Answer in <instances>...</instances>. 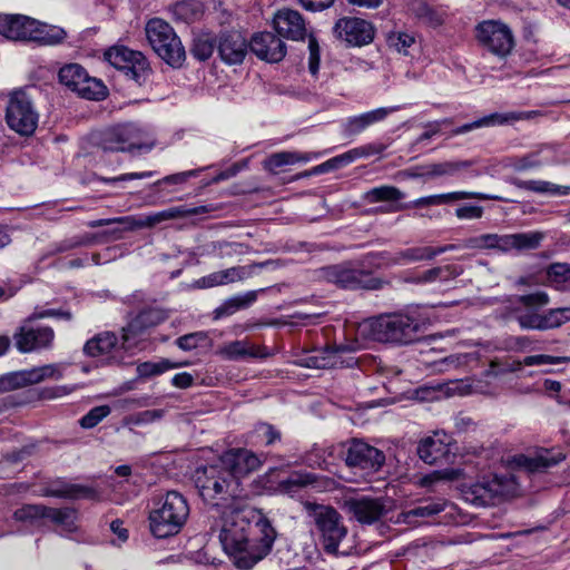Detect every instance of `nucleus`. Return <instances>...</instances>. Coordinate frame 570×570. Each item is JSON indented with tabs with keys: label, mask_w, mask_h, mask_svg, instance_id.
Here are the masks:
<instances>
[{
	"label": "nucleus",
	"mask_w": 570,
	"mask_h": 570,
	"mask_svg": "<svg viewBox=\"0 0 570 570\" xmlns=\"http://www.w3.org/2000/svg\"><path fill=\"white\" fill-rule=\"evenodd\" d=\"M30 36L27 41L37 42L41 46H57L65 41L67 32L58 26L47 24L33 19L30 27Z\"/></svg>",
	"instance_id": "2f4dec72"
},
{
	"label": "nucleus",
	"mask_w": 570,
	"mask_h": 570,
	"mask_svg": "<svg viewBox=\"0 0 570 570\" xmlns=\"http://www.w3.org/2000/svg\"><path fill=\"white\" fill-rule=\"evenodd\" d=\"M541 111L539 110H529V111H510L505 114H497L498 125H504L508 122L519 121V120H530L541 116Z\"/></svg>",
	"instance_id": "69168bd1"
},
{
	"label": "nucleus",
	"mask_w": 570,
	"mask_h": 570,
	"mask_svg": "<svg viewBox=\"0 0 570 570\" xmlns=\"http://www.w3.org/2000/svg\"><path fill=\"white\" fill-rule=\"evenodd\" d=\"M513 184L520 189L533 191L537 194H550L559 196H567L570 194V186H561L546 180L515 179Z\"/></svg>",
	"instance_id": "4c0bfd02"
},
{
	"label": "nucleus",
	"mask_w": 570,
	"mask_h": 570,
	"mask_svg": "<svg viewBox=\"0 0 570 570\" xmlns=\"http://www.w3.org/2000/svg\"><path fill=\"white\" fill-rule=\"evenodd\" d=\"M463 273V268L458 265L438 266L424 271L413 279L415 284L434 283L436 281L448 282L454 279Z\"/></svg>",
	"instance_id": "c9c22d12"
},
{
	"label": "nucleus",
	"mask_w": 570,
	"mask_h": 570,
	"mask_svg": "<svg viewBox=\"0 0 570 570\" xmlns=\"http://www.w3.org/2000/svg\"><path fill=\"white\" fill-rule=\"evenodd\" d=\"M109 414L110 407L108 405L95 406L80 419L79 424L83 429H92Z\"/></svg>",
	"instance_id": "bf43d9fd"
},
{
	"label": "nucleus",
	"mask_w": 570,
	"mask_h": 570,
	"mask_svg": "<svg viewBox=\"0 0 570 570\" xmlns=\"http://www.w3.org/2000/svg\"><path fill=\"white\" fill-rule=\"evenodd\" d=\"M362 198L367 204L399 202L404 198V193L395 186L382 185L367 190Z\"/></svg>",
	"instance_id": "a18cd8bd"
},
{
	"label": "nucleus",
	"mask_w": 570,
	"mask_h": 570,
	"mask_svg": "<svg viewBox=\"0 0 570 570\" xmlns=\"http://www.w3.org/2000/svg\"><path fill=\"white\" fill-rule=\"evenodd\" d=\"M249 45L236 30L224 31L217 39V52L226 65H240L247 56Z\"/></svg>",
	"instance_id": "aec40b11"
},
{
	"label": "nucleus",
	"mask_w": 570,
	"mask_h": 570,
	"mask_svg": "<svg viewBox=\"0 0 570 570\" xmlns=\"http://www.w3.org/2000/svg\"><path fill=\"white\" fill-rule=\"evenodd\" d=\"M33 19L23 14H0V35L12 41H27Z\"/></svg>",
	"instance_id": "c756f323"
},
{
	"label": "nucleus",
	"mask_w": 570,
	"mask_h": 570,
	"mask_svg": "<svg viewBox=\"0 0 570 570\" xmlns=\"http://www.w3.org/2000/svg\"><path fill=\"white\" fill-rule=\"evenodd\" d=\"M29 323L26 320L13 334L17 350L20 353H31L50 348L55 340L53 330L49 326L32 327Z\"/></svg>",
	"instance_id": "a211bd4d"
},
{
	"label": "nucleus",
	"mask_w": 570,
	"mask_h": 570,
	"mask_svg": "<svg viewBox=\"0 0 570 570\" xmlns=\"http://www.w3.org/2000/svg\"><path fill=\"white\" fill-rule=\"evenodd\" d=\"M353 351L350 345L326 346L306 356L302 365L311 368L353 367L356 364V358L351 355Z\"/></svg>",
	"instance_id": "f3484780"
},
{
	"label": "nucleus",
	"mask_w": 570,
	"mask_h": 570,
	"mask_svg": "<svg viewBox=\"0 0 570 570\" xmlns=\"http://www.w3.org/2000/svg\"><path fill=\"white\" fill-rule=\"evenodd\" d=\"M46 505L43 504H24L13 512V518L19 522L33 523L39 519H45Z\"/></svg>",
	"instance_id": "864d4df0"
},
{
	"label": "nucleus",
	"mask_w": 570,
	"mask_h": 570,
	"mask_svg": "<svg viewBox=\"0 0 570 570\" xmlns=\"http://www.w3.org/2000/svg\"><path fill=\"white\" fill-rule=\"evenodd\" d=\"M344 448L342 456L346 466L361 476L377 472L385 462V454L381 450L361 440L353 439Z\"/></svg>",
	"instance_id": "f8f14e48"
},
{
	"label": "nucleus",
	"mask_w": 570,
	"mask_h": 570,
	"mask_svg": "<svg viewBox=\"0 0 570 570\" xmlns=\"http://www.w3.org/2000/svg\"><path fill=\"white\" fill-rule=\"evenodd\" d=\"M171 11L176 20L190 23L203 17L205 8L200 0H181L174 4Z\"/></svg>",
	"instance_id": "e433bc0d"
},
{
	"label": "nucleus",
	"mask_w": 570,
	"mask_h": 570,
	"mask_svg": "<svg viewBox=\"0 0 570 570\" xmlns=\"http://www.w3.org/2000/svg\"><path fill=\"white\" fill-rule=\"evenodd\" d=\"M167 318L166 313L159 308L142 309L128 325L122 328V337L125 342H129L130 337H137L145 331L159 325Z\"/></svg>",
	"instance_id": "c85d7f7f"
},
{
	"label": "nucleus",
	"mask_w": 570,
	"mask_h": 570,
	"mask_svg": "<svg viewBox=\"0 0 570 570\" xmlns=\"http://www.w3.org/2000/svg\"><path fill=\"white\" fill-rule=\"evenodd\" d=\"M314 520L315 529L318 534V541L327 554H346L340 551L342 541L347 537V528L344 524L341 513L331 505L306 503Z\"/></svg>",
	"instance_id": "39448f33"
},
{
	"label": "nucleus",
	"mask_w": 570,
	"mask_h": 570,
	"mask_svg": "<svg viewBox=\"0 0 570 570\" xmlns=\"http://www.w3.org/2000/svg\"><path fill=\"white\" fill-rule=\"evenodd\" d=\"M208 335L205 332H194L183 335L176 340V345L183 351H193L199 346L207 345Z\"/></svg>",
	"instance_id": "13d9d810"
},
{
	"label": "nucleus",
	"mask_w": 570,
	"mask_h": 570,
	"mask_svg": "<svg viewBox=\"0 0 570 570\" xmlns=\"http://www.w3.org/2000/svg\"><path fill=\"white\" fill-rule=\"evenodd\" d=\"M384 266L405 265L415 262L426 261L424 247H410L396 252H381L376 254Z\"/></svg>",
	"instance_id": "473e14b6"
},
{
	"label": "nucleus",
	"mask_w": 570,
	"mask_h": 570,
	"mask_svg": "<svg viewBox=\"0 0 570 570\" xmlns=\"http://www.w3.org/2000/svg\"><path fill=\"white\" fill-rule=\"evenodd\" d=\"M273 26L278 36L293 40H304L306 26L303 16L293 9H281L274 14Z\"/></svg>",
	"instance_id": "5701e85b"
},
{
	"label": "nucleus",
	"mask_w": 570,
	"mask_h": 570,
	"mask_svg": "<svg viewBox=\"0 0 570 570\" xmlns=\"http://www.w3.org/2000/svg\"><path fill=\"white\" fill-rule=\"evenodd\" d=\"M548 276L557 283H566L570 279V264L553 263L548 267Z\"/></svg>",
	"instance_id": "338daca9"
},
{
	"label": "nucleus",
	"mask_w": 570,
	"mask_h": 570,
	"mask_svg": "<svg viewBox=\"0 0 570 570\" xmlns=\"http://www.w3.org/2000/svg\"><path fill=\"white\" fill-rule=\"evenodd\" d=\"M307 487L317 492L332 491L336 488V482L334 479L311 472H294L281 482V489L289 494Z\"/></svg>",
	"instance_id": "393cba45"
},
{
	"label": "nucleus",
	"mask_w": 570,
	"mask_h": 570,
	"mask_svg": "<svg viewBox=\"0 0 570 570\" xmlns=\"http://www.w3.org/2000/svg\"><path fill=\"white\" fill-rule=\"evenodd\" d=\"M344 508L360 523L372 524L386 512L382 499L361 497L345 500Z\"/></svg>",
	"instance_id": "4be33fe9"
},
{
	"label": "nucleus",
	"mask_w": 570,
	"mask_h": 570,
	"mask_svg": "<svg viewBox=\"0 0 570 570\" xmlns=\"http://www.w3.org/2000/svg\"><path fill=\"white\" fill-rule=\"evenodd\" d=\"M220 209H222V205H219V204H208V205H200V206H196V207L176 206V207L166 209V212H167L168 219H175V218L187 217V216L210 214V213H214V212H217Z\"/></svg>",
	"instance_id": "3c124183"
},
{
	"label": "nucleus",
	"mask_w": 570,
	"mask_h": 570,
	"mask_svg": "<svg viewBox=\"0 0 570 570\" xmlns=\"http://www.w3.org/2000/svg\"><path fill=\"white\" fill-rule=\"evenodd\" d=\"M105 59L115 68L124 71L125 76L138 85L144 83L150 75V67L142 52L117 45L105 52Z\"/></svg>",
	"instance_id": "ddd939ff"
},
{
	"label": "nucleus",
	"mask_w": 570,
	"mask_h": 570,
	"mask_svg": "<svg viewBox=\"0 0 570 570\" xmlns=\"http://www.w3.org/2000/svg\"><path fill=\"white\" fill-rule=\"evenodd\" d=\"M415 38L405 31H391L386 36V43L399 53L407 55V49L413 46Z\"/></svg>",
	"instance_id": "603ef678"
},
{
	"label": "nucleus",
	"mask_w": 570,
	"mask_h": 570,
	"mask_svg": "<svg viewBox=\"0 0 570 570\" xmlns=\"http://www.w3.org/2000/svg\"><path fill=\"white\" fill-rule=\"evenodd\" d=\"M58 78L61 85L88 100H101L108 95L104 82L89 76L79 63H68L60 68Z\"/></svg>",
	"instance_id": "9b49d317"
},
{
	"label": "nucleus",
	"mask_w": 570,
	"mask_h": 570,
	"mask_svg": "<svg viewBox=\"0 0 570 570\" xmlns=\"http://www.w3.org/2000/svg\"><path fill=\"white\" fill-rule=\"evenodd\" d=\"M281 431L267 422L257 423L250 433L253 445L271 446L281 441Z\"/></svg>",
	"instance_id": "37998d69"
},
{
	"label": "nucleus",
	"mask_w": 570,
	"mask_h": 570,
	"mask_svg": "<svg viewBox=\"0 0 570 570\" xmlns=\"http://www.w3.org/2000/svg\"><path fill=\"white\" fill-rule=\"evenodd\" d=\"M517 321L523 330L544 331L543 314L535 312H525L517 315Z\"/></svg>",
	"instance_id": "680f3d73"
},
{
	"label": "nucleus",
	"mask_w": 570,
	"mask_h": 570,
	"mask_svg": "<svg viewBox=\"0 0 570 570\" xmlns=\"http://www.w3.org/2000/svg\"><path fill=\"white\" fill-rule=\"evenodd\" d=\"M75 518L76 511L70 508H50L46 507V515L45 519H49L51 522L61 525L66 531L75 530Z\"/></svg>",
	"instance_id": "09e8293b"
},
{
	"label": "nucleus",
	"mask_w": 570,
	"mask_h": 570,
	"mask_svg": "<svg viewBox=\"0 0 570 570\" xmlns=\"http://www.w3.org/2000/svg\"><path fill=\"white\" fill-rule=\"evenodd\" d=\"M145 32L153 50L167 65L173 68H180L184 65L186 60L185 48L174 28L167 21L153 18L147 22Z\"/></svg>",
	"instance_id": "0eeeda50"
},
{
	"label": "nucleus",
	"mask_w": 570,
	"mask_h": 570,
	"mask_svg": "<svg viewBox=\"0 0 570 570\" xmlns=\"http://www.w3.org/2000/svg\"><path fill=\"white\" fill-rule=\"evenodd\" d=\"M570 321V307L551 308L543 314L544 331L557 328Z\"/></svg>",
	"instance_id": "5fc2aeb1"
},
{
	"label": "nucleus",
	"mask_w": 570,
	"mask_h": 570,
	"mask_svg": "<svg viewBox=\"0 0 570 570\" xmlns=\"http://www.w3.org/2000/svg\"><path fill=\"white\" fill-rule=\"evenodd\" d=\"M268 264V262L265 263H258L254 264L252 266H234L224 271H219V274L222 276V279L224 282V285L234 283L236 281H242L250 275V269L255 267H264Z\"/></svg>",
	"instance_id": "6e6d98bb"
},
{
	"label": "nucleus",
	"mask_w": 570,
	"mask_h": 570,
	"mask_svg": "<svg viewBox=\"0 0 570 570\" xmlns=\"http://www.w3.org/2000/svg\"><path fill=\"white\" fill-rule=\"evenodd\" d=\"M222 353L229 360H240L245 357L265 358L269 354L263 346L249 345L244 341H234L225 345Z\"/></svg>",
	"instance_id": "72a5a7b5"
},
{
	"label": "nucleus",
	"mask_w": 570,
	"mask_h": 570,
	"mask_svg": "<svg viewBox=\"0 0 570 570\" xmlns=\"http://www.w3.org/2000/svg\"><path fill=\"white\" fill-rule=\"evenodd\" d=\"M509 480L499 475L483 476L481 480L465 487L463 495L474 505H494L509 492Z\"/></svg>",
	"instance_id": "4468645a"
},
{
	"label": "nucleus",
	"mask_w": 570,
	"mask_h": 570,
	"mask_svg": "<svg viewBox=\"0 0 570 570\" xmlns=\"http://www.w3.org/2000/svg\"><path fill=\"white\" fill-rule=\"evenodd\" d=\"M451 438L445 433H434L419 442L417 455L428 464H444L451 456Z\"/></svg>",
	"instance_id": "412c9836"
},
{
	"label": "nucleus",
	"mask_w": 570,
	"mask_h": 570,
	"mask_svg": "<svg viewBox=\"0 0 570 570\" xmlns=\"http://www.w3.org/2000/svg\"><path fill=\"white\" fill-rule=\"evenodd\" d=\"M409 9L416 19L430 27H439L443 23L442 14L425 0H413Z\"/></svg>",
	"instance_id": "a19ab883"
},
{
	"label": "nucleus",
	"mask_w": 570,
	"mask_h": 570,
	"mask_svg": "<svg viewBox=\"0 0 570 570\" xmlns=\"http://www.w3.org/2000/svg\"><path fill=\"white\" fill-rule=\"evenodd\" d=\"M249 48L257 58L267 62H278L286 55V46L281 38L267 31L254 35Z\"/></svg>",
	"instance_id": "b1692460"
},
{
	"label": "nucleus",
	"mask_w": 570,
	"mask_h": 570,
	"mask_svg": "<svg viewBox=\"0 0 570 570\" xmlns=\"http://www.w3.org/2000/svg\"><path fill=\"white\" fill-rule=\"evenodd\" d=\"M564 459L563 455H552L551 453L547 452L544 454H540L532 459L530 468L532 470H541V469H548L551 466L557 465L559 462H561Z\"/></svg>",
	"instance_id": "774afa93"
},
{
	"label": "nucleus",
	"mask_w": 570,
	"mask_h": 570,
	"mask_svg": "<svg viewBox=\"0 0 570 570\" xmlns=\"http://www.w3.org/2000/svg\"><path fill=\"white\" fill-rule=\"evenodd\" d=\"M475 39L480 47L500 59L507 58L515 45L511 28L500 20H484L478 23Z\"/></svg>",
	"instance_id": "9d476101"
},
{
	"label": "nucleus",
	"mask_w": 570,
	"mask_h": 570,
	"mask_svg": "<svg viewBox=\"0 0 570 570\" xmlns=\"http://www.w3.org/2000/svg\"><path fill=\"white\" fill-rule=\"evenodd\" d=\"M333 33L350 47H362L374 40L375 28L362 18L343 17L335 22Z\"/></svg>",
	"instance_id": "dca6fc26"
},
{
	"label": "nucleus",
	"mask_w": 570,
	"mask_h": 570,
	"mask_svg": "<svg viewBox=\"0 0 570 570\" xmlns=\"http://www.w3.org/2000/svg\"><path fill=\"white\" fill-rule=\"evenodd\" d=\"M309 160L311 155L306 153L279 151L268 156L264 160L263 165L266 170L273 174H277L278 169L284 166L294 165L296 163H307Z\"/></svg>",
	"instance_id": "f704fd0d"
},
{
	"label": "nucleus",
	"mask_w": 570,
	"mask_h": 570,
	"mask_svg": "<svg viewBox=\"0 0 570 570\" xmlns=\"http://www.w3.org/2000/svg\"><path fill=\"white\" fill-rule=\"evenodd\" d=\"M30 374L29 382L32 384H38L46 379H60L61 373L55 364H48L39 367H32L28 370Z\"/></svg>",
	"instance_id": "052dcab7"
},
{
	"label": "nucleus",
	"mask_w": 570,
	"mask_h": 570,
	"mask_svg": "<svg viewBox=\"0 0 570 570\" xmlns=\"http://www.w3.org/2000/svg\"><path fill=\"white\" fill-rule=\"evenodd\" d=\"M465 247L475 249H499L508 252V234H483L465 242Z\"/></svg>",
	"instance_id": "79ce46f5"
},
{
	"label": "nucleus",
	"mask_w": 570,
	"mask_h": 570,
	"mask_svg": "<svg viewBox=\"0 0 570 570\" xmlns=\"http://www.w3.org/2000/svg\"><path fill=\"white\" fill-rule=\"evenodd\" d=\"M38 120L39 115L31 96L22 89L13 91L6 110V121L9 128L20 136L29 137L36 131Z\"/></svg>",
	"instance_id": "1a4fd4ad"
},
{
	"label": "nucleus",
	"mask_w": 570,
	"mask_h": 570,
	"mask_svg": "<svg viewBox=\"0 0 570 570\" xmlns=\"http://www.w3.org/2000/svg\"><path fill=\"white\" fill-rule=\"evenodd\" d=\"M215 48H217V39L209 32H203L194 38L190 53L195 59L206 61L212 57Z\"/></svg>",
	"instance_id": "c03bdc74"
},
{
	"label": "nucleus",
	"mask_w": 570,
	"mask_h": 570,
	"mask_svg": "<svg viewBox=\"0 0 570 570\" xmlns=\"http://www.w3.org/2000/svg\"><path fill=\"white\" fill-rule=\"evenodd\" d=\"M361 330L373 341L407 345L421 338L422 324L414 315L396 312L370 317L361 324Z\"/></svg>",
	"instance_id": "f03ea898"
},
{
	"label": "nucleus",
	"mask_w": 570,
	"mask_h": 570,
	"mask_svg": "<svg viewBox=\"0 0 570 570\" xmlns=\"http://www.w3.org/2000/svg\"><path fill=\"white\" fill-rule=\"evenodd\" d=\"M544 238L541 232L508 234V252L537 249Z\"/></svg>",
	"instance_id": "58836bf2"
},
{
	"label": "nucleus",
	"mask_w": 570,
	"mask_h": 570,
	"mask_svg": "<svg viewBox=\"0 0 570 570\" xmlns=\"http://www.w3.org/2000/svg\"><path fill=\"white\" fill-rule=\"evenodd\" d=\"M444 510V504L432 502L426 505L416 507L405 513V519L411 522V518H429Z\"/></svg>",
	"instance_id": "e2e57ef3"
},
{
	"label": "nucleus",
	"mask_w": 570,
	"mask_h": 570,
	"mask_svg": "<svg viewBox=\"0 0 570 570\" xmlns=\"http://www.w3.org/2000/svg\"><path fill=\"white\" fill-rule=\"evenodd\" d=\"M265 454H256L248 449L237 448L226 451L218 460L224 470L228 471V478H233L242 487V480L257 471L264 461Z\"/></svg>",
	"instance_id": "2eb2a0df"
},
{
	"label": "nucleus",
	"mask_w": 570,
	"mask_h": 570,
	"mask_svg": "<svg viewBox=\"0 0 570 570\" xmlns=\"http://www.w3.org/2000/svg\"><path fill=\"white\" fill-rule=\"evenodd\" d=\"M28 370L10 372L0 376V393L11 392L31 385Z\"/></svg>",
	"instance_id": "8fccbe9b"
},
{
	"label": "nucleus",
	"mask_w": 570,
	"mask_h": 570,
	"mask_svg": "<svg viewBox=\"0 0 570 570\" xmlns=\"http://www.w3.org/2000/svg\"><path fill=\"white\" fill-rule=\"evenodd\" d=\"M257 298L256 292H247L244 295L234 296L225 301L215 309L216 317L232 315L235 312L250 306Z\"/></svg>",
	"instance_id": "49530a36"
},
{
	"label": "nucleus",
	"mask_w": 570,
	"mask_h": 570,
	"mask_svg": "<svg viewBox=\"0 0 570 570\" xmlns=\"http://www.w3.org/2000/svg\"><path fill=\"white\" fill-rule=\"evenodd\" d=\"M42 495L69 499V500H77V499H81V498L96 499L98 493L91 487L76 484V483H69L62 479H57L43 488Z\"/></svg>",
	"instance_id": "cd10ccee"
},
{
	"label": "nucleus",
	"mask_w": 570,
	"mask_h": 570,
	"mask_svg": "<svg viewBox=\"0 0 570 570\" xmlns=\"http://www.w3.org/2000/svg\"><path fill=\"white\" fill-rule=\"evenodd\" d=\"M189 515L187 500L177 491H168L154 500L149 512V529L154 537L165 539L176 535Z\"/></svg>",
	"instance_id": "20e7f679"
},
{
	"label": "nucleus",
	"mask_w": 570,
	"mask_h": 570,
	"mask_svg": "<svg viewBox=\"0 0 570 570\" xmlns=\"http://www.w3.org/2000/svg\"><path fill=\"white\" fill-rule=\"evenodd\" d=\"M163 220H168L166 209L147 216L144 219H138L135 216H122L116 218L91 220L88 223V226L95 228L110 224H119L122 226L121 230H135L144 227H153Z\"/></svg>",
	"instance_id": "7c9ffc66"
},
{
	"label": "nucleus",
	"mask_w": 570,
	"mask_h": 570,
	"mask_svg": "<svg viewBox=\"0 0 570 570\" xmlns=\"http://www.w3.org/2000/svg\"><path fill=\"white\" fill-rule=\"evenodd\" d=\"M472 165L469 160H459V161H444L438 164H431L426 166V173L421 176L428 177H440V176H454L462 169H465ZM417 177L419 175H413Z\"/></svg>",
	"instance_id": "de8ad7c7"
},
{
	"label": "nucleus",
	"mask_w": 570,
	"mask_h": 570,
	"mask_svg": "<svg viewBox=\"0 0 570 570\" xmlns=\"http://www.w3.org/2000/svg\"><path fill=\"white\" fill-rule=\"evenodd\" d=\"M381 149L374 147L373 145H366L357 148H353L337 157H334V161L337 163V166L341 167L343 165L350 164L355 159L367 157L373 154L380 153Z\"/></svg>",
	"instance_id": "4d7b16f0"
},
{
	"label": "nucleus",
	"mask_w": 570,
	"mask_h": 570,
	"mask_svg": "<svg viewBox=\"0 0 570 570\" xmlns=\"http://www.w3.org/2000/svg\"><path fill=\"white\" fill-rule=\"evenodd\" d=\"M194 482L205 501L215 499L227 501L247 495L237 481L228 478V471L224 470L218 461L215 464L198 468L194 474Z\"/></svg>",
	"instance_id": "423d86ee"
},
{
	"label": "nucleus",
	"mask_w": 570,
	"mask_h": 570,
	"mask_svg": "<svg viewBox=\"0 0 570 570\" xmlns=\"http://www.w3.org/2000/svg\"><path fill=\"white\" fill-rule=\"evenodd\" d=\"M121 343L112 332H104L86 342L83 352L91 357H106L108 364H119L122 361L121 351L130 347L129 342Z\"/></svg>",
	"instance_id": "6ab92c4d"
},
{
	"label": "nucleus",
	"mask_w": 570,
	"mask_h": 570,
	"mask_svg": "<svg viewBox=\"0 0 570 570\" xmlns=\"http://www.w3.org/2000/svg\"><path fill=\"white\" fill-rule=\"evenodd\" d=\"M187 365H189L188 362L175 363L169 361L168 358H160L157 362H142L137 365L136 371L139 379H150L153 376L160 375L167 372L168 370L178 368Z\"/></svg>",
	"instance_id": "ea45409f"
},
{
	"label": "nucleus",
	"mask_w": 570,
	"mask_h": 570,
	"mask_svg": "<svg viewBox=\"0 0 570 570\" xmlns=\"http://www.w3.org/2000/svg\"><path fill=\"white\" fill-rule=\"evenodd\" d=\"M462 199H480V200H507L505 198L497 195L483 194L478 191H451L439 195H431L417 198L410 204H405L399 207L402 208H420L428 206H439L443 204H450Z\"/></svg>",
	"instance_id": "a878e982"
},
{
	"label": "nucleus",
	"mask_w": 570,
	"mask_h": 570,
	"mask_svg": "<svg viewBox=\"0 0 570 570\" xmlns=\"http://www.w3.org/2000/svg\"><path fill=\"white\" fill-rule=\"evenodd\" d=\"M277 532L263 514L234 509L224 517L219 540L233 564L240 570L252 569L268 556Z\"/></svg>",
	"instance_id": "f257e3e1"
},
{
	"label": "nucleus",
	"mask_w": 570,
	"mask_h": 570,
	"mask_svg": "<svg viewBox=\"0 0 570 570\" xmlns=\"http://www.w3.org/2000/svg\"><path fill=\"white\" fill-rule=\"evenodd\" d=\"M570 358L567 356H552L546 354L525 356L521 364L525 366H538L544 364H561L569 362Z\"/></svg>",
	"instance_id": "0e129e2a"
},
{
	"label": "nucleus",
	"mask_w": 570,
	"mask_h": 570,
	"mask_svg": "<svg viewBox=\"0 0 570 570\" xmlns=\"http://www.w3.org/2000/svg\"><path fill=\"white\" fill-rule=\"evenodd\" d=\"M400 110L399 106L381 107L356 116L348 117L343 125V134L354 137L362 134L368 127L384 121L389 115Z\"/></svg>",
	"instance_id": "bb28decb"
},
{
	"label": "nucleus",
	"mask_w": 570,
	"mask_h": 570,
	"mask_svg": "<svg viewBox=\"0 0 570 570\" xmlns=\"http://www.w3.org/2000/svg\"><path fill=\"white\" fill-rule=\"evenodd\" d=\"M92 141L104 153L137 155L155 147V138L150 131L135 122L106 127L94 134Z\"/></svg>",
	"instance_id": "7ed1b4c3"
},
{
	"label": "nucleus",
	"mask_w": 570,
	"mask_h": 570,
	"mask_svg": "<svg viewBox=\"0 0 570 570\" xmlns=\"http://www.w3.org/2000/svg\"><path fill=\"white\" fill-rule=\"evenodd\" d=\"M323 277L343 289L379 291L389 284L387 281L373 276L370 272L355 268L348 263L327 266Z\"/></svg>",
	"instance_id": "6e6552de"
}]
</instances>
